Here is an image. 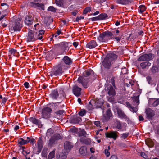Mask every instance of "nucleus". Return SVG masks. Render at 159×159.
<instances>
[{
	"instance_id": "nucleus-36",
	"label": "nucleus",
	"mask_w": 159,
	"mask_h": 159,
	"mask_svg": "<svg viewBox=\"0 0 159 159\" xmlns=\"http://www.w3.org/2000/svg\"><path fill=\"white\" fill-rule=\"evenodd\" d=\"M96 103L97 104V106L98 107H100L102 106L104 103V101L102 99H100L97 100Z\"/></svg>"
},
{
	"instance_id": "nucleus-50",
	"label": "nucleus",
	"mask_w": 159,
	"mask_h": 159,
	"mask_svg": "<svg viewBox=\"0 0 159 159\" xmlns=\"http://www.w3.org/2000/svg\"><path fill=\"white\" fill-rule=\"evenodd\" d=\"M16 52V50L14 49H12L9 51V53L11 55L14 54Z\"/></svg>"
},
{
	"instance_id": "nucleus-23",
	"label": "nucleus",
	"mask_w": 159,
	"mask_h": 159,
	"mask_svg": "<svg viewBox=\"0 0 159 159\" xmlns=\"http://www.w3.org/2000/svg\"><path fill=\"white\" fill-rule=\"evenodd\" d=\"M111 61L105 58L102 62V65L105 68L109 69L111 66Z\"/></svg>"
},
{
	"instance_id": "nucleus-64",
	"label": "nucleus",
	"mask_w": 159,
	"mask_h": 159,
	"mask_svg": "<svg viewBox=\"0 0 159 159\" xmlns=\"http://www.w3.org/2000/svg\"><path fill=\"white\" fill-rule=\"evenodd\" d=\"M2 103L3 104H5L6 101L7 100L8 98H7L4 97L2 98Z\"/></svg>"
},
{
	"instance_id": "nucleus-54",
	"label": "nucleus",
	"mask_w": 159,
	"mask_h": 159,
	"mask_svg": "<svg viewBox=\"0 0 159 159\" xmlns=\"http://www.w3.org/2000/svg\"><path fill=\"white\" fill-rule=\"evenodd\" d=\"M126 104L127 107L129 108L131 110L133 107V106L130 104L128 102H126Z\"/></svg>"
},
{
	"instance_id": "nucleus-48",
	"label": "nucleus",
	"mask_w": 159,
	"mask_h": 159,
	"mask_svg": "<svg viewBox=\"0 0 159 159\" xmlns=\"http://www.w3.org/2000/svg\"><path fill=\"white\" fill-rule=\"evenodd\" d=\"M159 104V98L157 99L153 103V106L156 107Z\"/></svg>"
},
{
	"instance_id": "nucleus-35",
	"label": "nucleus",
	"mask_w": 159,
	"mask_h": 159,
	"mask_svg": "<svg viewBox=\"0 0 159 159\" xmlns=\"http://www.w3.org/2000/svg\"><path fill=\"white\" fill-rule=\"evenodd\" d=\"M59 95L60 96V98H62V97H65L66 96V95L64 91V89L63 88H60L59 90Z\"/></svg>"
},
{
	"instance_id": "nucleus-4",
	"label": "nucleus",
	"mask_w": 159,
	"mask_h": 159,
	"mask_svg": "<svg viewBox=\"0 0 159 159\" xmlns=\"http://www.w3.org/2000/svg\"><path fill=\"white\" fill-rule=\"evenodd\" d=\"M65 67L64 66L61 65L59 63L53 66L52 71L49 72V75L51 77L61 75L64 70H66L64 68Z\"/></svg>"
},
{
	"instance_id": "nucleus-61",
	"label": "nucleus",
	"mask_w": 159,
	"mask_h": 159,
	"mask_svg": "<svg viewBox=\"0 0 159 159\" xmlns=\"http://www.w3.org/2000/svg\"><path fill=\"white\" fill-rule=\"evenodd\" d=\"M6 16V14H2L0 17V22H2V20L4 19V18Z\"/></svg>"
},
{
	"instance_id": "nucleus-37",
	"label": "nucleus",
	"mask_w": 159,
	"mask_h": 159,
	"mask_svg": "<svg viewBox=\"0 0 159 159\" xmlns=\"http://www.w3.org/2000/svg\"><path fill=\"white\" fill-rule=\"evenodd\" d=\"M20 139L21 140V141H20L18 143V144L19 145V147H20V146L26 144H27L26 140H24L23 138H20Z\"/></svg>"
},
{
	"instance_id": "nucleus-56",
	"label": "nucleus",
	"mask_w": 159,
	"mask_h": 159,
	"mask_svg": "<svg viewBox=\"0 0 159 159\" xmlns=\"http://www.w3.org/2000/svg\"><path fill=\"white\" fill-rule=\"evenodd\" d=\"M84 18V17L83 16H81L80 17H77L75 21L76 22H79V21L81 19H83Z\"/></svg>"
},
{
	"instance_id": "nucleus-45",
	"label": "nucleus",
	"mask_w": 159,
	"mask_h": 159,
	"mask_svg": "<svg viewBox=\"0 0 159 159\" xmlns=\"http://www.w3.org/2000/svg\"><path fill=\"white\" fill-rule=\"evenodd\" d=\"M48 10L53 12H55L56 11V8L53 6H50L49 7L48 9Z\"/></svg>"
},
{
	"instance_id": "nucleus-11",
	"label": "nucleus",
	"mask_w": 159,
	"mask_h": 159,
	"mask_svg": "<svg viewBox=\"0 0 159 159\" xmlns=\"http://www.w3.org/2000/svg\"><path fill=\"white\" fill-rule=\"evenodd\" d=\"M145 113L147 118L150 120H152L155 115L154 111L149 108L146 109Z\"/></svg>"
},
{
	"instance_id": "nucleus-9",
	"label": "nucleus",
	"mask_w": 159,
	"mask_h": 159,
	"mask_svg": "<svg viewBox=\"0 0 159 159\" xmlns=\"http://www.w3.org/2000/svg\"><path fill=\"white\" fill-rule=\"evenodd\" d=\"M52 111V109L48 107H44L42 110L41 114L42 117L45 119L49 118Z\"/></svg>"
},
{
	"instance_id": "nucleus-43",
	"label": "nucleus",
	"mask_w": 159,
	"mask_h": 159,
	"mask_svg": "<svg viewBox=\"0 0 159 159\" xmlns=\"http://www.w3.org/2000/svg\"><path fill=\"white\" fill-rule=\"evenodd\" d=\"M129 133H125L122 134L120 137V138L125 139L127 138L129 135Z\"/></svg>"
},
{
	"instance_id": "nucleus-32",
	"label": "nucleus",
	"mask_w": 159,
	"mask_h": 159,
	"mask_svg": "<svg viewBox=\"0 0 159 159\" xmlns=\"http://www.w3.org/2000/svg\"><path fill=\"white\" fill-rule=\"evenodd\" d=\"M133 102L135 105H138L139 103V95L134 97L133 98Z\"/></svg>"
},
{
	"instance_id": "nucleus-60",
	"label": "nucleus",
	"mask_w": 159,
	"mask_h": 159,
	"mask_svg": "<svg viewBox=\"0 0 159 159\" xmlns=\"http://www.w3.org/2000/svg\"><path fill=\"white\" fill-rule=\"evenodd\" d=\"M94 124L97 126H99L100 125V122L99 121H95L94 122Z\"/></svg>"
},
{
	"instance_id": "nucleus-1",
	"label": "nucleus",
	"mask_w": 159,
	"mask_h": 159,
	"mask_svg": "<svg viewBox=\"0 0 159 159\" xmlns=\"http://www.w3.org/2000/svg\"><path fill=\"white\" fill-rule=\"evenodd\" d=\"M119 32V30L116 28H111V31L107 30L100 33L97 39L99 42L107 43L110 39H112L118 43L121 39L122 36V35H118L117 34Z\"/></svg>"
},
{
	"instance_id": "nucleus-28",
	"label": "nucleus",
	"mask_w": 159,
	"mask_h": 159,
	"mask_svg": "<svg viewBox=\"0 0 159 159\" xmlns=\"http://www.w3.org/2000/svg\"><path fill=\"white\" fill-rule=\"evenodd\" d=\"M112 116V113L110 109H108L106 112V115L105 116L106 120H109L110 118Z\"/></svg>"
},
{
	"instance_id": "nucleus-29",
	"label": "nucleus",
	"mask_w": 159,
	"mask_h": 159,
	"mask_svg": "<svg viewBox=\"0 0 159 159\" xmlns=\"http://www.w3.org/2000/svg\"><path fill=\"white\" fill-rule=\"evenodd\" d=\"M87 135V133L84 129H81L80 128L79 129V131L78 133V135L79 137H85Z\"/></svg>"
},
{
	"instance_id": "nucleus-13",
	"label": "nucleus",
	"mask_w": 159,
	"mask_h": 159,
	"mask_svg": "<svg viewBox=\"0 0 159 159\" xmlns=\"http://www.w3.org/2000/svg\"><path fill=\"white\" fill-rule=\"evenodd\" d=\"M82 90L81 88L79 87L77 85H75L73 87L72 92L75 95L78 97L81 95Z\"/></svg>"
},
{
	"instance_id": "nucleus-25",
	"label": "nucleus",
	"mask_w": 159,
	"mask_h": 159,
	"mask_svg": "<svg viewBox=\"0 0 159 159\" xmlns=\"http://www.w3.org/2000/svg\"><path fill=\"white\" fill-rule=\"evenodd\" d=\"M80 140L81 143L86 145H89L91 144V140L90 138L82 137Z\"/></svg>"
},
{
	"instance_id": "nucleus-18",
	"label": "nucleus",
	"mask_w": 159,
	"mask_h": 159,
	"mask_svg": "<svg viewBox=\"0 0 159 159\" xmlns=\"http://www.w3.org/2000/svg\"><path fill=\"white\" fill-rule=\"evenodd\" d=\"M34 21L33 17L31 16H27L25 18L24 22L27 25H32Z\"/></svg>"
},
{
	"instance_id": "nucleus-44",
	"label": "nucleus",
	"mask_w": 159,
	"mask_h": 159,
	"mask_svg": "<svg viewBox=\"0 0 159 159\" xmlns=\"http://www.w3.org/2000/svg\"><path fill=\"white\" fill-rule=\"evenodd\" d=\"M146 79L149 84L151 85L153 84V81L152 80L151 76H148L146 77Z\"/></svg>"
},
{
	"instance_id": "nucleus-39",
	"label": "nucleus",
	"mask_w": 159,
	"mask_h": 159,
	"mask_svg": "<svg viewBox=\"0 0 159 159\" xmlns=\"http://www.w3.org/2000/svg\"><path fill=\"white\" fill-rule=\"evenodd\" d=\"M55 157V151L53 150L48 155V159H52Z\"/></svg>"
},
{
	"instance_id": "nucleus-47",
	"label": "nucleus",
	"mask_w": 159,
	"mask_h": 159,
	"mask_svg": "<svg viewBox=\"0 0 159 159\" xmlns=\"http://www.w3.org/2000/svg\"><path fill=\"white\" fill-rule=\"evenodd\" d=\"M67 156L63 153L61 154L59 156V159H65L66 158Z\"/></svg>"
},
{
	"instance_id": "nucleus-30",
	"label": "nucleus",
	"mask_w": 159,
	"mask_h": 159,
	"mask_svg": "<svg viewBox=\"0 0 159 159\" xmlns=\"http://www.w3.org/2000/svg\"><path fill=\"white\" fill-rule=\"evenodd\" d=\"M107 16V14L104 13H101L98 16L99 20H105Z\"/></svg>"
},
{
	"instance_id": "nucleus-21",
	"label": "nucleus",
	"mask_w": 159,
	"mask_h": 159,
	"mask_svg": "<svg viewBox=\"0 0 159 159\" xmlns=\"http://www.w3.org/2000/svg\"><path fill=\"white\" fill-rule=\"evenodd\" d=\"M97 45H98L95 40H92L87 44L86 47L91 49L95 48Z\"/></svg>"
},
{
	"instance_id": "nucleus-46",
	"label": "nucleus",
	"mask_w": 159,
	"mask_h": 159,
	"mask_svg": "<svg viewBox=\"0 0 159 159\" xmlns=\"http://www.w3.org/2000/svg\"><path fill=\"white\" fill-rule=\"evenodd\" d=\"M38 7L40 8L43 10H44V6L43 3H37V7Z\"/></svg>"
},
{
	"instance_id": "nucleus-10",
	"label": "nucleus",
	"mask_w": 159,
	"mask_h": 159,
	"mask_svg": "<svg viewBox=\"0 0 159 159\" xmlns=\"http://www.w3.org/2000/svg\"><path fill=\"white\" fill-rule=\"evenodd\" d=\"M105 90L110 97H113L116 94V91L115 89L111 85H108L106 86L105 89Z\"/></svg>"
},
{
	"instance_id": "nucleus-62",
	"label": "nucleus",
	"mask_w": 159,
	"mask_h": 159,
	"mask_svg": "<svg viewBox=\"0 0 159 159\" xmlns=\"http://www.w3.org/2000/svg\"><path fill=\"white\" fill-rule=\"evenodd\" d=\"M137 110L138 109L136 107H133L131 110V111L133 112H136L137 111Z\"/></svg>"
},
{
	"instance_id": "nucleus-63",
	"label": "nucleus",
	"mask_w": 159,
	"mask_h": 159,
	"mask_svg": "<svg viewBox=\"0 0 159 159\" xmlns=\"http://www.w3.org/2000/svg\"><path fill=\"white\" fill-rule=\"evenodd\" d=\"M24 85L25 87L27 89L29 88V83L28 82H25L24 83Z\"/></svg>"
},
{
	"instance_id": "nucleus-8",
	"label": "nucleus",
	"mask_w": 159,
	"mask_h": 159,
	"mask_svg": "<svg viewBox=\"0 0 159 159\" xmlns=\"http://www.w3.org/2000/svg\"><path fill=\"white\" fill-rule=\"evenodd\" d=\"M72 62L71 59L68 56H65L62 58L61 61L59 63L61 65L64 66V67L66 70L68 68V65H70Z\"/></svg>"
},
{
	"instance_id": "nucleus-2",
	"label": "nucleus",
	"mask_w": 159,
	"mask_h": 159,
	"mask_svg": "<svg viewBox=\"0 0 159 159\" xmlns=\"http://www.w3.org/2000/svg\"><path fill=\"white\" fill-rule=\"evenodd\" d=\"M71 43L66 42H61L54 45V48L57 49V53L58 55L67 54L70 47Z\"/></svg>"
},
{
	"instance_id": "nucleus-24",
	"label": "nucleus",
	"mask_w": 159,
	"mask_h": 159,
	"mask_svg": "<svg viewBox=\"0 0 159 159\" xmlns=\"http://www.w3.org/2000/svg\"><path fill=\"white\" fill-rule=\"evenodd\" d=\"M64 148L66 150L67 152H69L73 147V145L70 142L66 141L64 143Z\"/></svg>"
},
{
	"instance_id": "nucleus-7",
	"label": "nucleus",
	"mask_w": 159,
	"mask_h": 159,
	"mask_svg": "<svg viewBox=\"0 0 159 159\" xmlns=\"http://www.w3.org/2000/svg\"><path fill=\"white\" fill-rule=\"evenodd\" d=\"M154 57V54L152 53L144 54L139 56L137 60L139 61H150L152 60Z\"/></svg>"
},
{
	"instance_id": "nucleus-59",
	"label": "nucleus",
	"mask_w": 159,
	"mask_h": 159,
	"mask_svg": "<svg viewBox=\"0 0 159 159\" xmlns=\"http://www.w3.org/2000/svg\"><path fill=\"white\" fill-rule=\"evenodd\" d=\"M35 141L34 138H31L30 139V141L29 143H30L31 144H33L35 143Z\"/></svg>"
},
{
	"instance_id": "nucleus-22",
	"label": "nucleus",
	"mask_w": 159,
	"mask_h": 159,
	"mask_svg": "<svg viewBox=\"0 0 159 159\" xmlns=\"http://www.w3.org/2000/svg\"><path fill=\"white\" fill-rule=\"evenodd\" d=\"M94 72L91 69H89L85 70L83 74V76L84 77H87L89 76H93Z\"/></svg>"
},
{
	"instance_id": "nucleus-3",
	"label": "nucleus",
	"mask_w": 159,
	"mask_h": 159,
	"mask_svg": "<svg viewBox=\"0 0 159 159\" xmlns=\"http://www.w3.org/2000/svg\"><path fill=\"white\" fill-rule=\"evenodd\" d=\"M43 30H40L38 32H33L30 30L28 33L26 38V41L28 42L35 41L37 40H41L43 38V35L44 33Z\"/></svg>"
},
{
	"instance_id": "nucleus-14",
	"label": "nucleus",
	"mask_w": 159,
	"mask_h": 159,
	"mask_svg": "<svg viewBox=\"0 0 159 159\" xmlns=\"http://www.w3.org/2000/svg\"><path fill=\"white\" fill-rule=\"evenodd\" d=\"M81 121V119L76 115H72L69 119V122L72 124H78Z\"/></svg>"
},
{
	"instance_id": "nucleus-16",
	"label": "nucleus",
	"mask_w": 159,
	"mask_h": 159,
	"mask_svg": "<svg viewBox=\"0 0 159 159\" xmlns=\"http://www.w3.org/2000/svg\"><path fill=\"white\" fill-rule=\"evenodd\" d=\"M49 96L52 99L54 100L57 99L58 98L59 96L58 91L57 89H55L52 90Z\"/></svg>"
},
{
	"instance_id": "nucleus-33",
	"label": "nucleus",
	"mask_w": 159,
	"mask_h": 159,
	"mask_svg": "<svg viewBox=\"0 0 159 159\" xmlns=\"http://www.w3.org/2000/svg\"><path fill=\"white\" fill-rule=\"evenodd\" d=\"M146 7L143 5H140L139 8V12L140 13H142L144 12L146 10Z\"/></svg>"
},
{
	"instance_id": "nucleus-26",
	"label": "nucleus",
	"mask_w": 159,
	"mask_h": 159,
	"mask_svg": "<svg viewBox=\"0 0 159 159\" xmlns=\"http://www.w3.org/2000/svg\"><path fill=\"white\" fill-rule=\"evenodd\" d=\"M79 151L82 156H84L87 155V147L85 146H82L80 149Z\"/></svg>"
},
{
	"instance_id": "nucleus-38",
	"label": "nucleus",
	"mask_w": 159,
	"mask_h": 159,
	"mask_svg": "<svg viewBox=\"0 0 159 159\" xmlns=\"http://www.w3.org/2000/svg\"><path fill=\"white\" fill-rule=\"evenodd\" d=\"M151 70L153 73H155L156 72H158L159 71V67L155 66H154L152 68Z\"/></svg>"
},
{
	"instance_id": "nucleus-58",
	"label": "nucleus",
	"mask_w": 159,
	"mask_h": 159,
	"mask_svg": "<svg viewBox=\"0 0 159 159\" xmlns=\"http://www.w3.org/2000/svg\"><path fill=\"white\" fill-rule=\"evenodd\" d=\"M105 155L109 157L110 155V153L108 151V150L107 149H106L105 150Z\"/></svg>"
},
{
	"instance_id": "nucleus-51",
	"label": "nucleus",
	"mask_w": 159,
	"mask_h": 159,
	"mask_svg": "<svg viewBox=\"0 0 159 159\" xmlns=\"http://www.w3.org/2000/svg\"><path fill=\"white\" fill-rule=\"evenodd\" d=\"M115 77H112L111 78L110 80V82L112 84V85L113 86H115Z\"/></svg>"
},
{
	"instance_id": "nucleus-55",
	"label": "nucleus",
	"mask_w": 159,
	"mask_h": 159,
	"mask_svg": "<svg viewBox=\"0 0 159 159\" xmlns=\"http://www.w3.org/2000/svg\"><path fill=\"white\" fill-rule=\"evenodd\" d=\"M64 111L63 110H59L58 111H57L56 113L58 115H62L64 112Z\"/></svg>"
},
{
	"instance_id": "nucleus-17",
	"label": "nucleus",
	"mask_w": 159,
	"mask_h": 159,
	"mask_svg": "<svg viewBox=\"0 0 159 159\" xmlns=\"http://www.w3.org/2000/svg\"><path fill=\"white\" fill-rule=\"evenodd\" d=\"M117 56L114 52H111L107 54L105 58L108 59L109 61L111 62L114 60L116 59Z\"/></svg>"
},
{
	"instance_id": "nucleus-6",
	"label": "nucleus",
	"mask_w": 159,
	"mask_h": 159,
	"mask_svg": "<svg viewBox=\"0 0 159 159\" xmlns=\"http://www.w3.org/2000/svg\"><path fill=\"white\" fill-rule=\"evenodd\" d=\"M61 139V137L59 134H55L51 137L48 142V146L51 147L53 144H55L59 139Z\"/></svg>"
},
{
	"instance_id": "nucleus-49",
	"label": "nucleus",
	"mask_w": 159,
	"mask_h": 159,
	"mask_svg": "<svg viewBox=\"0 0 159 159\" xmlns=\"http://www.w3.org/2000/svg\"><path fill=\"white\" fill-rule=\"evenodd\" d=\"M84 78L82 76L79 77L77 80V81H78V82L81 83V84L84 81Z\"/></svg>"
},
{
	"instance_id": "nucleus-40",
	"label": "nucleus",
	"mask_w": 159,
	"mask_h": 159,
	"mask_svg": "<svg viewBox=\"0 0 159 159\" xmlns=\"http://www.w3.org/2000/svg\"><path fill=\"white\" fill-rule=\"evenodd\" d=\"M53 134V131L51 128L48 129L46 133V135L47 136H50L52 135Z\"/></svg>"
},
{
	"instance_id": "nucleus-52",
	"label": "nucleus",
	"mask_w": 159,
	"mask_h": 159,
	"mask_svg": "<svg viewBox=\"0 0 159 159\" xmlns=\"http://www.w3.org/2000/svg\"><path fill=\"white\" fill-rule=\"evenodd\" d=\"M140 155L141 157H143L144 158L146 159L147 158V156L144 152H141L140 153Z\"/></svg>"
},
{
	"instance_id": "nucleus-41",
	"label": "nucleus",
	"mask_w": 159,
	"mask_h": 159,
	"mask_svg": "<svg viewBox=\"0 0 159 159\" xmlns=\"http://www.w3.org/2000/svg\"><path fill=\"white\" fill-rule=\"evenodd\" d=\"M91 8L90 7H86L83 11V14H86L89 12L91 11Z\"/></svg>"
},
{
	"instance_id": "nucleus-19",
	"label": "nucleus",
	"mask_w": 159,
	"mask_h": 159,
	"mask_svg": "<svg viewBox=\"0 0 159 159\" xmlns=\"http://www.w3.org/2000/svg\"><path fill=\"white\" fill-rule=\"evenodd\" d=\"M29 120L33 124L38 126V127H40L39 126L41 124V122L39 119H36L34 117H32L29 118Z\"/></svg>"
},
{
	"instance_id": "nucleus-15",
	"label": "nucleus",
	"mask_w": 159,
	"mask_h": 159,
	"mask_svg": "<svg viewBox=\"0 0 159 159\" xmlns=\"http://www.w3.org/2000/svg\"><path fill=\"white\" fill-rule=\"evenodd\" d=\"M37 148L38 150L36 153L37 154H39L41 152L42 148L43 146V142L41 137H39L38 141L37 143Z\"/></svg>"
},
{
	"instance_id": "nucleus-27",
	"label": "nucleus",
	"mask_w": 159,
	"mask_h": 159,
	"mask_svg": "<svg viewBox=\"0 0 159 159\" xmlns=\"http://www.w3.org/2000/svg\"><path fill=\"white\" fill-rule=\"evenodd\" d=\"M116 1L117 3L123 5L128 4L130 2V0H116Z\"/></svg>"
},
{
	"instance_id": "nucleus-5",
	"label": "nucleus",
	"mask_w": 159,
	"mask_h": 159,
	"mask_svg": "<svg viewBox=\"0 0 159 159\" xmlns=\"http://www.w3.org/2000/svg\"><path fill=\"white\" fill-rule=\"evenodd\" d=\"M20 22L21 20L20 19H17L14 21L11 22L9 26L10 31L13 32L20 31L23 26Z\"/></svg>"
},
{
	"instance_id": "nucleus-34",
	"label": "nucleus",
	"mask_w": 159,
	"mask_h": 159,
	"mask_svg": "<svg viewBox=\"0 0 159 159\" xmlns=\"http://www.w3.org/2000/svg\"><path fill=\"white\" fill-rule=\"evenodd\" d=\"M116 127L119 130H121L122 129V124L120 121L117 120L116 122Z\"/></svg>"
},
{
	"instance_id": "nucleus-12",
	"label": "nucleus",
	"mask_w": 159,
	"mask_h": 159,
	"mask_svg": "<svg viewBox=\"0 0 159 159\" xmlns=\"http://www.w3.org/2000/svg\"><path fill=\"white\" fill-rule=\"evenodd\" d=\"M119 133L116 131H112L109 133L107 132L105 133V135L106 137L112 138L114 140H115L119 137L117 135Z\"/></svg>"
},
{
	"instance_id": "nucleus-53",
	"label": "nucleus",
	"mask_w": 159,
	"mask_h": 159,
	"mask_svg": "<svg viewBox=\"0 0 159 159\" xmlns=\"http://www.w3.org/2000/svg\"><path fill=\"white\" fill-rule=\"evenodd\" d=\"M89 20L93 21L99 20L98 16L90 18H89Z\"/></svg>"
},
{
	"instance_id": "nucleus-20",
	"label": "nucleus",
	"mask_w": 159,
	"mask_h": 159,
	"mask_svg": "<svg viewBox=\"0 0 159 159\" xmlns=\"http://www.w3.org/2000/svg\"><path fill=\"white\" fill-rule=\"evenodd\" d=\"M117 113L119 117L121 119L124 118L126 120L129 119L127 116L121 109L118 108L117 109Z\"/></svg>"
},
{
	"instance_id": "nucleus-57",
	"label": "nucleus",
	"mask_w": 159,
	"mask_h": 159,
	"mask_svg": "<svg viewBox=\"0 0 159 159\" xmlns=\"http://www.w3.org/2000/svg\"><path fill=\"white\" fill-rule=\"evenodd\" d=\"M81 84L85 88H86L88 87L87 83L86 82L83 81Z\"/></svg>"
},
{
	"instance_id": "nucleus-31",
	"label": "nucleus",
	"mask_w": 159,
	"mask_h": 159,
	"mask_svg": "<svg viewBox=\"0 0 159 159\" xmlns=\"http://www.w3.org/2000/svg\"><path fill=\"white\" fill-rule=\"evenodd\" d=\"M151 64L149 61H145L141 63L140 64V66L142 69H144L147 66H150Z\"/></svg>"
},
{
	"instance_id": "nucleus-42",
	"label": "nucleus",
	"mask_w": 159,
	"mask_h": 159,
	"mask_svg": "<svg viewBox=\"0 0 159 159\" xmlns=\"http://www.w3.org/2000/svg\"><path fill=\"white\" fill-rule=\"evenodd\" d=\"M86 113V111L85 110L83 109L80 111L78 113V114L80 116H83L85 115Z\"/></svg>"
}]
</instances>
